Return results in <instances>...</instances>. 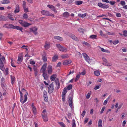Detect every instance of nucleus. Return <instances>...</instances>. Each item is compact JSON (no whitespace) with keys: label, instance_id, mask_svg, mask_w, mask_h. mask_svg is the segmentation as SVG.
<instances>
[{"label":"nucleus","instance_id":"1","mask_svg":"<svg viewBox=\"0 0 127 127\" xmlns=\"http://www.w3.org/2000/svg\"><path fill=\"white\" fill-rule=\"evenodd\" d=\"M5 62V59L4 56L1 57L0 58V69L2 71H4L5 68L3 63Z\"/></svg>","mask_w":127,"mask_h":127},{"label":"nucleus","instance_id":"2","mask_svg":"<svg viewBox=\"0 0 127 127\" xmlns=\"http://www.w3.org/2000/svg\"><path fill=\"white\" fill-rule=\"evenodd\" d=\"M18 22L22 26L24 27H27L32 25L31 24L28 23L22 20H19Z\"/></svg>","mask_w":127,"mask_h":127},{"label":"nucleus","instance_id":"3","mask_svg":"<svg viewBox=\"0 0 127 127\" xmlns=\"http://www.w3.org/2000/svg\"><path fill=\"white\" fill-rule=\"evenodd\" d=\"M56 46L60 51L66 52L67 50V48L62 46L60 44H57L56 45Z\"/></svg>","mask_w":127,"mask_h":127},{"label":"nucleus","instance_id":"4","mask_svg":"<svg viewBox=\"0 0 127 127\" xmlns=\"http://www.w3.org/2000/svg\"><path fill=\"white\" fill-rule=\"evenodd\" d=\"M41 13L43 15L46 16H51L54 17V15L51 13H50L49 11L42 10L41 11Z\"/></svg>","mask_w":127,"mask_h":127},{"label":"nucleus","instance_id":"5","mask_svg":"<svg viewBox=\"0 0 127 127\" xmlns=\"http://www.w3.org/2000/svg\"><path fill=\"white\" fill-rule=\"evenodd\" d=\"M53 82H52L50 84L48 88V92L49 93L51 94L53 92Z\"/></svg>","mask_w":127,"mask_h":127},{"label":"nucleus","instance_id":"6","mask_svg":"<svg viewBox=\"0 0 127 127\" xmlns=\"http://www.w3.org/2000/svg\"><path fill=\"white\" fill-rule=\"evenodd\" d=\"M83 57L85 58V60L89 63H90V59L89 56L85 53H83L82 54Z\"/></svg>","mask_w":127,"mask_h":127},{"label":"nucleus","instance_id":"7","mask_svg":"<svg viewBox=\"0 0 127 127\" xmlns=\"http://www.w3.org/2000/svg\"><path fill=\"white\" fill-rule=\"evenodd\" d=\"M47 70L48 74L51 75L53 71L52 66L50 65H48L47 68Z\"/></svg>","mask_w":127,"mask_h":127},{"label":"nucleus","instance_id":"8","mask_svg":"<svg viewBox=\"0 0 127 127\" xmlns=\"http://www.w3.org/2000/svg\"><path fill=\"white\" fill-rule=\"evenodd\" d=\"M23 59V56L22 54L21 53H20L18 55V64H20L22 61Z\"/></svg>","mask_w":127,"mask_h":127},{"label":"nucleus","instance_id":"9","mask_svg":"<svg viewBox=\"0 0 127 127\" xmlns=\"http://www.w3.org/2000/svg\"><path fill=\"white\" fill-rule=\"evenodd\" d=\"M24 98L23 101V96H20V101L21 102H22V104H23L25 103L27 99V96L26 95V94L24 95Z\"/></svg>","mask_w":127,"mask_h":127},{"label":"nucleus","instance_id":"10","mask_svg":"<svg viewBox=\"0 0 127 127\" xmlns=\"http://www.w3.org/2000/svg\"><path fill=\"white\" fill-rule=\"evenodd\" d=\"M98 5L101 8H108V6L106 5L103 4L101 2L98 3Z\"/></svg>","mask_w":127,"mask_h":127},{"label":"nucleus","instance_id":"11","mask_svg":"<svg viewBox=\"0 0 127 127\" xmlns=\"http://www.w3.org/2000/svg\"><path fill=\"white\" fill-rule=\"evenodd\" d=\"M31 106L33 113L34 115L36 114L37 112L35 106L34 105L33 103H32Z\"/></svg>","mask_w":127,"mask_h":127},{"label":"nucleus","instance_id":"12","mask_svg":"<svg viewBox=\"0 0 127 127\" xmlns=\"http://www.w3.org/2000/svg\"><path fill=\"white\" fill-rule=\"evenodd\" d=\"M3 27L8 29H13L14 25L11 24H4Z\"/></svg>","mask_w":127,"mask_h":127},{"label":"nucleus","instance_id":"13","mask_svg":"<svg viewBox=\"0 0 127 127\" xmlns=\"http://www.w3.org/2000/svg\"><path fill=\"white\" fill-rule=\"evenodd\" d=\"M47 66V64H44L42 66L40 71L42 73L45 72Z\"/></svg>","mask_w":127,"mask_h":127},{"label":"nucleus","instance_id":"14","mask_svg":"<svg viewBox=\"0 0 127 127\" xmlns=\"http://www.w3.org/2000/svg\"><path fill=\"white\" fill-rule=\"evenodd\" d=\"M47 7L51 9L55 13H57V11L56 10L55 7L54 6L52 5H48Z\"/></svg>","mask_w":127,"mask_h":127},{"label":"nucleus","instance_id":"15","mask_svg":"<svg viewBox=\"0 0 127 127\" xmlns=\"http://www.w3.org/2000/svg\"><path fill=\"white\" fill-rule=\"evenodd\" d=\"M69 105L71 108H72L73 105V98L71 97H70L69 98Z\"/></svg>","mask_w":127,"mask_h":127},{"label":"nucleus","instance_id":"16","mask_svg":"<svg viewBox=\"0 0 127 127\" xmlns=\"http://www.w3.org/2000/svg\"><path fill=\"white\" fill-rule=\"evenodd\" d=\"M58 59V57L57 55L54 56L52 59V61L53 62H56Z\"/></svg>","mask_w":127,"mask_h":127},{"label":"nucleus","instance_id":"17","mask_svg":"<svg viewBox=\"0 0 127 127\" xmlns=\"http://www.w3.org/2000/svg\"><path fill=\"white\" fill-rule=\"evenodd\" d=\"M1 87L2 88L3 90L5 91L7 90V86L5 83L1 84Z\"/></svg>","mask_w":127,"mask_h":127},{"label":"nucleus","instance_id":"18","mask_svg":"<svg viewBox=\"0 0 127 127\" xmlns=\"http://www.w3.org/2000/svg\"><path fill=\"white\" fill-rule=\"evenodd\" d=\"M13 29H16L18 30H19L21 31L22 32H23V28L22 27H20L19 26H14Z\"/></svg>","mask_w":127,"mask_h":127},{"label":"nucleus","instance_id":"19","mask_svg":"<svg viewBox=\"0 0 127 127\" xmlns=\"http://www.w3.org/2000/svg\"><path fill=\"white\" fill-rule=\"evenodd\" d=\"M71 63V60H66L64 62L63 64L64 65H66L70 64Z\"/></svg>","mask_w":127,"mask_h":127},{"label":"nucleus","instance_id":"20","mask_svg":"<svg viewBox=\"0 0 127 127\" xmlns=\"http://www.w3.org/2000/svg\"><path fill=\"white\" fill-rule=\"evenodd\" d=\"M102 60L105 63V65L108 66H110L111 64H108L107 63V60L104 58H102Z\"/></svg>","mask_w":127,"mask_h":127},{"label":"nucleus","instance_id":"21","mask_svg":"<svg viewBox=\"0 0 127 127\" xmlns=\"http://www.w3.org/2000/svg\"><path fill=\"white\" fill-rule=\"evenodd\" d=\"M20 11V7L18 5H16L15 7V9L14 11L15 13L19 12Z\"/></svg>","mask_w":127,"mask_h":127},{"label":"nucleus","instance_id":"22","mask_svg":"<svg viewBox=\"0 0 127 127\" xmlns=\"http://www.w3.org/2000/svg\"><path fill=\"white\" fill-rule=\"evenodd\" d=\"M98 47L100 49L101 51L103 52H106L107 53H110V52L109 51V50L104 49L103 48H102L100 46H98Z\"/></svg>","mask_w":127,"mask_h":127},{"label":"nucleus","instance_id":"23","mask_svg":"<svg viewBox=\"0 0 127 127\" xmlns=\"http://www.w3.org/2000/svg\"><path fill=\"white\" fill-rule=\"evenodd\" d=\"M44 46L46 50L48 49L50 47L49 43L48 42H46L45 43Z\"/></svg>","mask_w":127,"mask_h":127},{"label":"nucleus","instance_id":"24","mask_svg":"<svg viewBox=\"0 0 127 127\" xmlns=\"http://www.w3.org/2000/svg\"><path fill=\"white\" fill-rule=\"evenodd\" d=\"M10 77L11 79V83L12 84V85H13L15 81V77L14 76L12 75H11L10 76Z\"/></svg>","mask_w":127,"mask_h":127},{"label":"nucleus","instance_id":"25","mask_svg":"<svg viewBox=\"0 0 127 127\" xmlns=\"http://www.w3.org/2000/svg\"><path fill=\"white\" fill-rule=\"evenodd\" d=\"M10 2L8 0H4L1 1V3L2 4H5L10 3Z\"/></svg>","mask_w":127,"mask_h":127},{"label":"nucleus","instance_id":"26","mask_svg":"<svg viewBox=\"0 0 127 127\" xmlns=\"http://www.w3.org/2000/svg\"><path fill=\"white\" fill-rule=\"evenodd\" d=\"M56 76L57 75L56 74H53L50 77L51 80L52 81H54L55 80Z\"/></svg>","mask_w":127,"mask_h":127},{"label":"nucleus","instance_id":"27","mask_svg":"<svg viewBox=\"0 0 127 127\" xmlns=\"http://www.w3.org/2000/svg\"><path fill=\"white\" fill-rule=\"evenodd\" d=\"M69 36L70 37L72 38L73 39L75 40H78L77 38L76 37L74 34H73L71 33H70L69 35Z\"/></svg>","mask_w":127,"mask_h":127},{"label":"nucleus","instance_id":"28","mask_svg":"<svg viewBox=\"0 0 127 127\" xmlns=\"http://www.w3.org/2000/svg\"><path fill=\"white\" fill-rule=\"evenodd\" d=\"M54 38L55 39L60 41H62L63 40V38L62 37H60V36H55L54 37Z\"/></svg>","mask_w":127,"mask_h":127},{"label":"nucleus","instance_id":"29","mask_svg":"<svg viewBox=\"0 0 127 127\" xmlns=\"http://www.w3.org/2000/svg\"><path fill=\"white\" fill-rule=\"evenodd\" d=\"M47 114L45 109L44 110L41 114L42 117L47 116Z\"/></svg>","mask_w":127,"mask_h":127},{"label":"nucleus","instance_id":"30","mask_svg":"<svg viewBox=\"0 0 127 127\" xmlns=\"http://www.w3.org/2000/svg\"><path fill=\"white\" fill-rule=\"evenodd\" d=\"M6 19V18L4 16L0 15V21H4Z\"/></svg>","mask_w":127,"mask_h":127},{"label":"nucleus","instance_id":"31","mask_svg":"<svg viewBox=\"0 0 127 127\" xmlns=\"http://www.w3.org/2000/svg\"><path fill=\"white\" fill-rule=\"evenodd\" d=\"M42 76L44 78V79L46 80L48 79L47 75L46 73L44 72L43 73Z\"/></svg>","mask_w":127,"mask_h":127},{"label":"nucleus","instance_id":"32","mask_svg":"<svg viewBox=\"0 0 127 127\" xmlns=\"http://www.w3.org/2000/svg\"><path fill=\"white\" fill-rule=\"evenodd\" d=\"M72 85L70 84L67 87H66L64 88H66V89L67 90H70L72 89Z\"/></svg>","mask_w":127,"mask_h":127},{"label":"nucleus","instance_id":"33","mask_svg":"<svg viewBox=\"0 0 127 127\" xmlns=\"http://www.w3.org/2000/svg\"><path fill=\"white\" fill-rule=\"evenodd\" d=\"M55 82L56 83V84L57 86V89H59L60 88V83H59V81L58 80L55 81Z\"/></svg>","mask_w":127,"mask_h":127},{"label":"nucleus","instance_id":"34","mask_svg":"<svg viewBox=\"0 0 127 127\" xmlns=\"http://www.w3.org/2000/svg\"><path fill=\"white\" fill-rule=\"evenodd\" d=\"M69 13L67 12H64L63 14L65 18H67L69 16Z\"/></svg>","mask_w":127,"mask_h":127},{"label":"nucleus","instance_id":"35","mask_svg":"<svg viewBox=\"0 0 127 127\" xmlns=\"http://www.w3.org/2000/svg\"><path fill=\"white\" fill-rule=\"evenodd\" d=\"M89 38L93 39H96L97 38V36L95 35H91L90 36Z\"/></svg>","mask_w":127,"mask_h":127},{"label":"nucleus","instance_id":"36","mask_svg":"<svg viewBox=\"0 0 127 127\" xmlns=\"http://www.w3.org/2000/svg\"><path fill=\"white\" fill-rule=\"evenodd\" d=\"M30 32H33V31H37V28L35 27H34L33 28H30Z\"/></svg>","mask_w":127,"mask_h":127},{"label":"nucleus","instance_id":"37","mask_svg":"<svg viewBox=\"0 0 127 127\" xmlns=\"http://www.w3.org/2000/svg\"><path fill=\"white\" fill-rule=\"evenodd\" d=\"M67 90L66 89V88H64L63 90L62 95H65L67 92Z\"/></svg>","mask_w":127,"mask_h":127},{"label":"nucleus","instance_id":"38","mask_svg":"<svg viewBox=\"0 0 127 127\" xmlns=\"http://www.w3.org/2000/svg\"><path fill=\"white\" fill-rule=\"evenodd\" d=\"M94 74L95 75L98 76L99 75L100 72L98 70H96L94 72Z\"/></svg>","mask_w":127,"mask_h":127},{"label":"nucleus","instance_id":"39","mask_svg":"<svg viewBox=\"0 0 127 127\" xmlns=\"http://www.w3.org/2000/svg\"><path fill=\"white\" fill-rule=\"evenodd\" d=\"M83 1H78L75 2V4L77 5H79L82 4Z\"/></svg>","mask_w":127,"mask_h":127},{"label":"nucleus","instance_id":"40","mask_svg":"<svg viewBox=\"0 0 127 127\" xmlns=\"http://www.w3.org/2000/svg\"><path fill=\"white\" fill-rule=\"evenodd\" d=\"M102 121L101 119H99L98 122V127H102Z\"/></svg>","mask_w":127,"mask_h":127},{"label":"nucleus","instance_id":"41","mask_svg":"<svg viewBox=\"0 0 127 127\" xmlns=\"http://www.w3.org/2000/svg\"><path fill=\"white\" fill-rule=\"evenodd\" d=\"M44 121L45 122H47L48 120V119L47 117V116H46L42 117Z\"/></svg>","mask_w":127,"mask_h":127},{"label":"nucleus","instance_id":"42","mask_svg":"<svg viewBox=\"0 0 127 127\" xmlns=\"http://www.w3.org/2000/svg\"><path fill=\"white\" fill-rule=\"evenodd\" d=\"M72 127H76V125L75 124V121L74 119H73L72 120Z\"/></svg>","mask_w":127,"mask_h":127},{"label":"nucleus","instance_id":"43","mask_svg":"<svg viewBox=\"0 0 127 127\" xmlns=\"http://www.w3.org/2000/svg\"><path fill=\"white\" fill-rule=\"evenodd\" d=\"M80 75L79 74H78L77 75L75 78V82H77L78 80L80 78Z\"/></svg>","mask_w":127,"mask_h":127},{"label":"nucleus","instance_id":"44","mask_svg":"<svg viewBox=\"0 0 127 127\" xmlns=\"http://www.w3.org/2000/svg\"><path fill=\"white\" fill-rule=\"evenodd\" d=\"M101 86V85L99 84V85H96L95 86V87L94 88V89L95 90H96L97 89H99L100 87Z\"/></svg>","mask_w":127,"mask_h":127},{"label":"nucleus","instance_id":"45","mask_svg":"<svg viewBox=\"0 0 127 127\" xmlns=\"http://www.w3.org/2000/svg\"><path fill=\"white\" fill-rule=\"evenodd\" d=\"M5 80L4 78V77H2L1 80V84L5 83Z\"/></svg>","mask_w":127,"mask_h":127},{"label":"nucleus","instance_id":"46","mask_svg":"<svg viewBox=\"0 0 127 127\" xmlns=\"http://www.w3.org/2000/svg\"><path fill=\"white\" fill-rule=\"evenodd\" d=\"M23 19H26L28 18V16L27 14L25 13L23 15Z\"/></svg>","mask_w":127,"mask_h":127},{"label":"nucleus","instance_id":"47","mask_svg":"<svg viewBox=\"0 0 127 127\" xmlns=\"http://www.w3.org/2000/svg\"><path fill=\"white\" fill-rule=\"evenodd\" d=\"M86 14H87L86 13H84L83 14H79L78 15V16L80 17H81L82 18H83L86 16Z\"/></svg>","mask_w":127,"mask_h":127},{"label":"nucleus","instance_id":"48","mask_svg":"<svg viewBox=\"0 0 127 127\" xmlns=\"http://www.w3.org/2000/svg\"><path fill=\"white\" fill-rule=\"evenodd\" d=\"M8 68H6L5 69H4V73L5 75H7L8 74Z\"/></svg>","mask_w":127,"mask_h":127},{"label":"nucleus","instance_id":"49","mask_svg":"<svg viewBox=\"0 0 127 127\" xmlns=\"http://www.w3.org/2000/svg\"><path fill=\"white\" fill-rule=\"evenodd\" d=\"M8 17L11 20H14V19L13 18L12 16L10 14H9L8 15Z\"/></svg>","mask_w":127,"mask_h":127},{"label":"nucleus","instance_id":"50","mask_svg":"<svg viewBox=\"0 0 127 127\" xmlns=\"http://www.w3.org/2000/svg\"><path fill=\"white\" fill-rule=\"evenodd\" d=\"M43 95L44 97L47 96V92L45 91H43Z\"/></svg>","mask_w":127,"mask_h":127},{"label":"nucleus","instance_id":"51","mask_svg":"<svg viewBox=\"0 0 127 127\" xmlns=\"http://www.w3.org/2000/svg\"><path fill=\"white\" fill-rule=\"evenodd\" d=\"M42 60L44 62H46L47 60V57L45 56L43 57Z\"/></svg>","mask_w":127,"mask_h":127},{"label":"nucleus","instance_id":"52","mask_svg":"<svg viewBox=\"0 0 127 127\" xmlns=\"http://www.w3.org/2000/svg\"><path fill=\"white\" fill-rule=\"evenodd\" d=\"M109 97L107 98L104 101V102L103 103V104L104 105H106L107 103V101L108 100Z\"/></svg>","mask_w":127,"mask_h":127},{"label":"nucleus","instance_id":"53","mask_svg":"<svg viewBox=\"0 0 127 127\" xmlns=\"http://www.w3.org/2000/svg\"><path fill=\"white\" fill-rule=\"evenodd\" d=\"M123 35L125 36H127V31H124L123 32Z\"/></svg>","mask_w":127,"mask_h":127},{"label":"nucleus","instance_id":"54","mask_svg":"<svg viewBox=\"0 0 127 127\" xmlns=\"http://www.w3.org/2000/svg\"><path fill=\"white\" fill-rule=\"evenodd\" d=\"M119 42V40H116L113 42V44L115 45L118 43Z\"/></svg>","mask_w":127,"mask_h":127},{"label":"nucleus","instance_id":"55","mask_svg":"<svg viewBox=\"0 0 127 127\" xmlns=\"http://www.w3.org/2000/svg\"><path fill=\"white\" fill-rule=\"evenodd\" d=\"M67 55H61V57L62 59L66 58L67 57Z\"/></svg>","mask_w":127,"mask_h":127},{"label":"nucleus","instance_id":"56","mask_svg":"<svg viewBox=\"0 0 127 127\" xmlns=\"http://www.w3.org/2000/svg\"><path fill=\"white\" fill-rule=\"evenodd\" d=\"M59 124L62 127H65V125L62 122H61L59 123Z\"/></svg>","mask_w":127,"mask_h":127},{"label":"nucleus","instance_id":"57","mask_svg":"<svg viewBox=\"0 0 127 127\" xmlns=\"http://www.w3.org/2000/svg\"><path fill=\"white\" fill-rule=\"evenodd\" d=\"M23 8H25L26 7V2L24 0L23 1Z\"/></svg>","mask_w":127,"mask_h":127},{"label":"nucleus","instance_id":"58","mask_svg":"<svg viewBox=\"0 0 127 127\" xmlns=\"http://www.w3.org/2000/svg\"><path fill=\"white\" fill-rule=\"evenodd\" d=\"M24 10V12L26 13H27V12H29V11L28 10V8H26V7H25V8H23Z\"/></svg>","mask_w":127,"mask_h":127},{"label":"nucleus","instance_id":"59","mask_svg":"<svg viewBox=\"0 0 127 127\" xmlns=\"http://www.w3.org/2000/svg\"><path fill=\"white\" fill-rule=\"evenodd\" d=\"M90 95L91 94L90 93H88L87 94L86 96L87 99H88L90 97Z\"/></svg>","mask_w":127,"mask_h":127},{"label":"nucleus","instance_id":"60","mask_svg":"<svg viewBox=\"0 0 127 127\" xmlns=\"http://www.w3.org/2000/svg\"><path fill=\"white\" fill-rule=\"evenodd\" d=\"M116 16L118 17H121V14L119 13H117L116 14Z\"/></svg>","mask_w":127,"mask_h":127},{"label":"nucleus","instance_id":"61","mask_svg":"<svg viewBox=\"0 0 127 127\" xmlns=\"http://www.w3.org/2000/svg\"><path fill=\"white\" fill-rule=\"evenodd\" d=\"M120 4L122 5H124L126 4V3L124 1H121Z\"/></svg>","mask_w":127,"mask_h":127},{"label":"nucleus","instance_id":"62","mask_svg":"<svg viewBox=\"0 0 127 127\" xmlns=\"http://www.w3.org/2000/svg\"><path fill=\"white\" fill-rule=\"evenodd\" d=\"M105 107H104V106H103L102 108L101 111H100V113L101 114H102L103 112V111H104V109H105Z\"/></svg>","mask_w":127,"mask_h":127},{"label":"nucleus","instance_id":"63","mask_svg":"<svg viewBox=\"0 0 127 127\" xmlns=\"http://www.w3.org/2000/svg\"><path fill=\"white\" fill-rule=\"evenodd\" d=\"M126 121L125 120L122 123V125L123 127H124L125 125L126 124Z\"/></svg>","mask_w":127,"mask_h":127},{"label":"nucleus","instance_id":"64","mask_svg":"<svg viewBox=\"0 0 127 127\" xmlns=\"http://www.w3.org/2000/svg\"><path fill=\"white\" fill-rule=\"evenodd\" d=\"M44 100L46 102H47L48 101V99L47 96L44 97Z\"/></svg>","mask_w":127,"mask_h":127}]
</instances>
